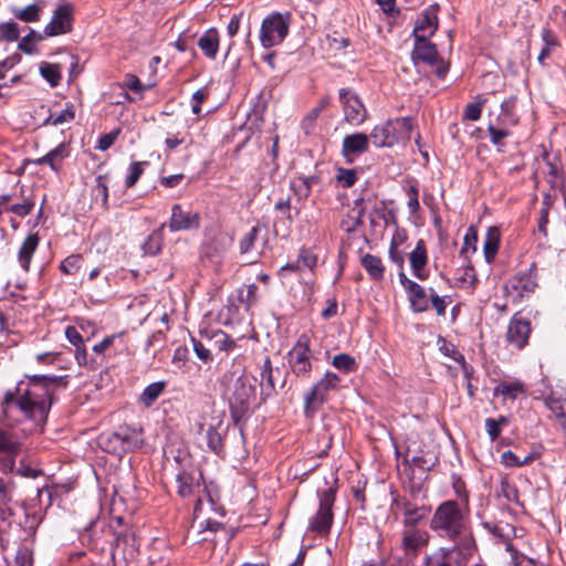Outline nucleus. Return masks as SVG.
Wrapping results in <instances>:
<instances>
[{
	"instance_id": "obj_1",
	"label": "nucleus",
	"mask_w": 566,
	"mask_h": 566,
	"mask_svg": "<svg viewBox=\"0 0 566 566\" xmlns=\"http://www.w3.org/2000/svg\"><path fill=\"white\" fill-rule=\"evenodd\" d=\"M28 388L15 397L8 391L2 402V413L8 421H21L20 416L30 420L32 426L27 430L32 432L40 429L46 421L52 395L57 388L67 386V376L27 375Z\"/></svg>"
},
{
	"instance_id": "obj_2",
	"label": "nucleus",
	"mask_w": 566,
	"mask_h": 566,
	"mask_svg": "<svg viewBox=\"0 0 566 566\" xmlns=\"http://www.w3.org/2000/svg\"><path fill=\"white\" fill-rule=\"evenodd\" d=\"M429 526L440 538L458 544L464 558H471L476 552L473 536L469 496L462 501L447 500L434 510Z\"/></svg>"
},
{
	"instance_id": "obj_3",
	"label": "nucleus",
	"mask_w": 566,
	"mask_h": 566,
	"mask_svg": "<svg viewBox=\"0 0 566 566\" xmlns=\"http://www.w3.org/2000/svg\"><path fill=\"white\" fill-rule=\"evenodd\" d=\"M255 399V386L250 377L247 375L239 376L228 395L230 413L234 423H239L247 417Z\"/></svg>"
},
{
	"instance_id": "obj_4",
	"label": "nucleus",
	"mask_w": 566,
	"mask_h": 566,
	"mask_svg": "<svg viewBox=\"0 0 566 566\" xmlns=\"http://www.w3.org/2000/svg\"><path fill=\"white\" fill-rule=\"evenodd\" d=\"M536 287V264L532 263L526 271L518 272L509 279L503 286V292L506 300L512 304H521L523 301L531 297Z\"/></svg>"
},
{
	"instance_id": "obj_5",
	"label": "nucleus",
	"mask_w": 566,
	"mask_h": 566,
	"mask_svg": "<svg viewBox=\"0 0 566 566\" xmlns=\"http://www.w3.org/2000/svg\"><path fill=\"white\" fill-rule=\"evenodd\" d=\"M335 496L336 490L332 486L317 490L318 510L310 520L308 531L321 536H326L329 534L334 521L333 506Z\"/></svg>"
},
{
	"instance_id": "obj_6",
	"label": "nucleus",
	"mask_w": 566,
	"mask_h": 566,
	"mask_svg": "<svg viewBox=\"0 0 566 566\" xmlns=\"http://www.w3.org/2000/svg\"><path fill=\"white\" fill-rule=\"evenodd\" d=\"M411 59L416 65L423 63L433 67L439 78H443L449 71V65L443 62L430 38H415Z\"/></svg>"
},
{
	"instance_id": "obj_7",
	"label": "nucleus",
	"mask_w": 566,
	"mask_h": 566,
	"mask_svg": "<svg viewBox=\"0 0 566 566\" xmlns=\"http://www.w3.org/2000/svg\"><path fill=\"white\" fill-rule=\"evenodd\" d=\"M312 356L310 338L307 335L302 334L287 353V363L291 371L298 378L308 379L312 374Z\"/></svg>"
},
{
	"instance_id": "obj_8",
	"label": "nucleus",
	"mask_w": 566,
	"mask_h": 566,
	"mask_svg": "<svg viewBox=\"0 0 566 566\" xmlns=\"http://www.w3.org/2000/svg\"><path fill=\"white\" fill-rule=\"evenodd\" d=\"M339 381L336 374L327 371L314 384L304 397L305 413L312 416L325 402L328 391L334 390Z\"/></svg>"
},
{
	"instance_id": "obj_9",
	"label": "nucleus",
	"mask_w": 566,
	"mask_h": 566,
	"mask_svg": "<svg viewBox=\"0 0 566 566\" xmlns=\"http://www.w3.org/2000/svg\"><path fill=\"white\" fill-rule=\"evenodd\" d=\"M339 101L343 106L344 119L348 124L359 126L366 120L367 109L356 93L349 88H340Z\"/></svg>"
},
{
	"instance_id": "obj_10",
	"label": "nucleus",
	"mask_w": 566,
	"mask_h": 566,
	"mask_svg": "<svg viewBox=\"0 0 566 566\" xmlns=\"http://www.w3.org/2000/svg\"><path fill=\"white\" fill-rule=\"evenodd\" d=\"M201 218L199 212L184 210L178 203L171 207V217L168 223L171 232L197 230L200 228Z\"/></svg>"
},
{
	"instance_id": "obj_11",
	"label": "nucleus",
	"mask_w": 566,
	"mask_h": 566,
	"mask_svg": "<svg viewBox=\"0 0 566 566\" xmlns=\"http://www.w3.org/2000/svg\"><path fill=\"white\" fill-rule=\"evenodd\" d=\"M73 25V6L60 4L53 12L50 23L45 27V35H61L70 33Z\"/></svg>"
},
{
	"instance_id": "obj_12",
	"label": "nucleus",
	"mask_w": 566,
	"mask_h": 566,
	"mask_svg": "<svg viewBox=\"0 0 566 566\" xmlns=\"http://www.w3.org/2000/svg\"><path fill=\"white\" fill-rule=\"evenodd\" d=\"M428 542L429 534L426 531L416 527L406 528L401 537V548L405 558H415L421 548L428 545Z\"/></svg>"
},
{
	"instance_id": "obj_13",
	"label": "nucleus",
	"mask_w": 566,
	"mask_h": 566,
	"mask_svg": "<svg viewBox=\"0 0 566 566\" xmlns=\"http://www.w3.org/2000/svg\"><path fill=\"white\" fill-rule=\"evenodd\" d=\"M469 558L463 557V553L453 544L450 548L441 547L433 554L426 557V566H461Z\"/></svg>"
},
{
	"instance_id": "obj_14",
	"label": "nucleus",
	"mask_w": 566,
	"mask_h": 566,
	"mask_svg": "<svg viewBox=\"0 0 566 566\" xmlns=\"http://www.w3.org/2000/svg\"><path fill=\"white\" fill-rule=\"evenodd\" d=\"M531 334V324L530 321L518 317L515 314L509 324L506 338L507 342L513 345L517 349H522L528 343V337Z\"/></svg>"
},
{
	"instance_id": "obj_15",
	"label": "nucleus",
	"mask_w": 566,
	"mask_h": 566,
	"mask_svg": "<svg viewBox=\"0 0 566 566\" xmlns=\"http://www.w3.org/2000/svg\"><path fill=\"white\" fill-rule=\"evenodd\" d=\"M124 454L140 449L144 444V431L140 427L119 426L116 430Z\"/></svg>"
},
{
	"instance_id": "obj_16",
	"label": "nucleus",
	"mask_w": 566,
	"mask_h": 566,
	"mask_svg": "<svg viewBox=\"0 0 566 566\" xmlns=\"http://www.w3.org/2000/svg\"><path fill=\"white\" fill-rule=\"evenodd\" d=\"M438 4H431L426 8L418 17L415 27H413V35H418V33H422V35H434L438 30Z\"/></svg>"
},
{
	"instance_id": "obj_17",
	"label": "nucleus",
	"mask_w": 566,
	"mask_h": 566,
	"mask_svg": "<svg viewBox=\"0 0 566 566\" xmlns=\"http://www.w3.org/2000/svg\"><path fill=\"white\" fill-rule=\"evenodd\" d=\"M291 22V14L289 12H273L268 15L261 25V35H286Z\"/></svg>"
},
{
	"instance_id": "obj_18",
	"label": "nucleus",
	"mask_w": 566,
	"mask_h": 566,
	"mask_svg": "<svg viewBox=\"0 0 566 566\" xmlns=\"http://www.w3.org/2000/svg\"><path fill=\"white\" fill-rule=\"evenodd\" d=\"M394 503L403 514L402 523L406 528L415 527L429 513L426 506H418L406 499L395 500Z\"/></svg>"
},
{
	"instance_id": "obj_19",
	"label": "nucleus",
	"mask_w": 566,
	"mask_h": 566,
	"mask_svg": "<svg viewBox=\"0 0 566 566\" xmlns=\"http://www.w3.org/2000/svg\"><path fill=\"white\" fill-rule=\"evenodd\" d=\"M370 136L364 133H355L346 135L343 138L342 154L350 161L349 157L353 155H360L368 150Z\"/></svg>"
},
{
	"instance_id": "obj_20",
	"label": "nucleus",
	"mask_w": 566,
	"mask_h": 566,
	"mask_svg": "<svg viewBox=\"0 0 566 566\" xmlns=\"http://www.w3.org/2000/svg\"><path fill=\"white\" fill-rule=\"evenodd\" d=\"M70 145L66 143L59 144L44 156L33 160L35 165H48L53 171L57 172L62 168L64 159L70 156Z\"/></svg>"
},
{
	"instance_id": "obj_21",
	"label": "nucleus",
	"mask_w": 566,
	"mask_h": 566,
	"mask_svg": "<svg viewBox=\"0 0 566 566\" xmlns=\"http://www.w3.org/2000/svg\"><path fill=\"white\" fill-rule=\"evenodd\" d=\"M409 260L413 275L419 280H426L428 277V271L426 270L428 255L423 240H419L417 242L415 249L410 253Z\"/></svg>"
},
{
	"instance_id": "obj_22",
	"label": "nucleus",
	"mask_w": 566,
	"mask_h": 566,
	"mask_svg": "<svg viewBox=\"0 0 566 566\" xmlns=\"http://www.w3.org/2000/svg\"><path fill=\"white\" fill-rule=\"evenodd\" d=\"M260 377V396L261 400L265 401L268 398L272 397L275 394L273 366L271 358L269 356H266L263 361Z\"/></svg>"
},
{
	"instance_id": "obj_23",
	"label": "nucleus",
	"mask_w": 566,
	"mask_h": 566,
	"mask_svg": "<svg viewBox=\"0 0 566 566\" xmlns=\"http://www.w3.org/2000/svg\"><path fill=\"white\" fill-rule=\"evenodd\" d=\"M201 337L206 339L211 348L218 349L219 352L228 353L235 347V342L221 329L206 331L201 334Z\"/></svg>"
},
{
	"instance_id": "obj_24",
	"label": "nucleus",
	"mask_w": 566,
	"mask_h": 566,
	"mask_svg": "<svg viewBox=\"0 0 566 566\" xmlns=\"http://www.w3.org/2000/svg\"><path fill=\"white\" fill-rule=\"evenodd\" d=\"M386 123L389 125L390 135L396 139V145L410 139L413 129V122L410 117H398Z\"/></svg>"
},
{
	"instance_id": "obj_25",
	"label": "nucleus",
	"mask_w": 566,
	"mask_h": 566,
	"mask_svg": "<svg viewBox=\"0 0 566 566\" xmlns=\"http://www.w3.org/2000/svg\"><path fill=\"white\" fill-rule=\"evenodd\" d=\"M410 307L415 313H422L429 310V300L426 290L415 282L409 284V289L406 291Z\"/></svg>"
},
{
	"instance_id": "obj_26",
	"label": "nucleus",
	"mask_w": 566,
	"mask_h": 566,
	"mask_svg": "<svg viewBox=\"0 0 566 566\" xmlns=\"http://www.w3.org/2000/svg\"><path fill=\"white\" fill-rule=\"evenodd\" d=\"M40 237L38 233H30L23 241L18 252V261L24 271H29L30 262L38 249Z\"/></svg>"
},
{
	"instance_id": "obj_27",
	"label": "nucleus",
	"mask_w": 566,
	"mask_h": 566,
	"mask_svg": "<svg viewBox=\"0 0 566 566\" xmlns=\"http://www.w3.org/2000/svg\"><path fill=\"white\" fill-rule=\"evenodd\" d=\"M515 108H516V97L511 96L507 99H504L501 104V112L497 115L494 123L502 125V126H506L509 128L517 125L518 116L515 113Z\"/></svg>"
},
{
	"instance_id": "obj_28",
	"label": "nucleus",
	"mask_w": 566,
	"mask_h": 566,
	"mask_svg": "<svg viewBox=\"0 0 566 566\" xmlns=\"http://www.w3.org/2000/svg\"><path fill=\"white\" fill-rule=\"evenodd\" d=\"M14 489L15 485L11 478L0 476V514L3 521L7 520V515L12 514V510L9 507V504L12 501Z\"/></svg>"
},
{
	"instance_id": "obj_29",
	"label": "nucleus",
	"mask_w": 566,
	"mask_h": 566,
	"mask_svg": "<svg viewBox=\"0 0 566 566\" xmlns=\"http://www.w3.org/2000/svg\"><path fill=\"white\" fill-rule=\"evenodd\" d=\"M369 136L371 144L377 148H390L396 145V139L390 135L389 125L386 122L376 125Z\"/></svg>"
},
{
	"instance_id": "obj_30",
	"label": "nucleus",
	"mask_w": 566,
	"mask_h": 566,
	"mask_svg": "<svg viewBox=\"0 0 566 566\" xmlns=\"http://www.w3.org/2000/svg\"><path fill=\"white\" fill-rule=\"evenodd\" d=\"M501 234L496 227H490L486 231L483 253L488 263L492 262L499 251Z\"/></svg>"
},
{
	"instance_id": "obj_31",
	"label": "nucleus",
	"mask_w": 566,
	"mask_h": 566,
	"mask_svg": "<svg viewBox=\"0 0 566 566\" xmlns=\"http://www.w3.org/2000/svg\"><path fill=\"white\" fill-rule=\"evenodd\" d=\"M361 265L373 280L379 281L384 277L385 266L379 256L369 253L365 254L361 258Z\"/></svg>"
},
{
	"instance_id": "obj_32",
	"label": "nucleus",
	"mask_w": 566,
	"mask_h": 566,
	"mask_svg": "<svg viewBox=\"0 0 566 566\" xmlns=\"http://www.w3.org/2000/svg\"><path fill=\"white\" fill-rule=\"evenodd\" d=\"M525 392V387L521 381H501L494 388V396H503L505 399L515 400Z\"/></svg>"
},
{
	"instance_id": "obj_33",
	"label": "nucleus",
	"mask_w": 566,
	"mask_h": 566,
	"mask_svg": "<svg viewBox=\"0 0 566 566\" xmlns=\"http://www.w3.org/2000/svg\"><path fill=\"white\" fill-rule=\"evenodd\" d=\"M98 446L108 453L115 454L117 457L124 455V449L120 446L118 434L116 431L113 432H104L98 437Z\"/></svg>"
},
{
	"instance_id": "obj_34",
	"label": "nucleus",
	"mask_w": 566,
	"mask_h": 566,
	"mask_svg": "<svg viewBox=\"0 0 566 566\" xmlns=\"http://www.w3.org/2000/svg\"><path fill=\"white\" fill-rule=\"evenodd\" d=\"M221 426L222 421L219 420L217 423H210L206 430L207 444L217 454H220L223 449L222 433L220 432Z\"/></svg>"
},
{
	"instance_id": "obj_35",
	"label": "nucleus",
	"mask_w": 566,
	"mask_h": 566,
	"mask_svg": "<svg viewBox=\"0 0 566 566\" xmlns=\"http://www.w3.org/2000/svg\"><path fill=\"white\" fill-rule=\"evenodd\" d=\"M22 442L13 430L0 428V451H21Z\"/></svg>"
},
{
	"instance_id": "obj_36",
	"label": "nucleus",
	"mask_w": 566,
	"mask_h": 566,
	"mask_svg": "<svg viewBox=\"0 0 566 566\" xmlns=\"http://www.w3.org/2000/svg\"><path fill=\"white\" fill-rule=\"evenodd\" d=\"M165 388L166 382L163 380L148 385L139 396V402L147 408L150 407L164 392Z\"/></svg>"
},
{
	"instance_id": "obj_37",
	"label": "nucleus",
	"mask_w": 566,
	"mask_h": 566,
	"mask_svg": "<svg viewBox=\"0 0 566 566\" xmlns=\"http://www.w3.org/2000/svg\"><path fill=\"white\" fill-rule=\"evenodd\" d=\"M42 7L40 3H32L25 8H13V15L23 22H34L40 19Z\"/></svg>"
},
{
	"instance_id": "obj_38",
	"label": "nucleus",
	"mask_w": 566,
	"mask_h": 566,
	"mask_svg": "<svg viewBox=\"0 0 566 566\" xmlns=\"http://www.w3.org/2000/svg\"><path fill=\"white\" fill-rule=\"evenodd\" d=\"M545 406L559 420L560 424L566 428V412L564 410V400L556 397L554 392L545 398Z\"/></svg>"
},
{
	"instance_id": "obj_39",
	"label": "nucleus",
	"mask_w": 566,
	"mask_h": 566,
	"mask_svg": "<svg viewBox=\"0 0 566 566\" xmlns=\"http://www.w3.org/2000/svg\"><path fill=\"white\" fill-rule=\"evenodd\" d=\"M178 494L182 497L189 496L199 484L195 478L186 471L180 472L176 479Z\"/></svg>"
},
{
	"instance_id": "obj_40",
	"label": "nucleus",
	"mask_w": 566,
	"mask_h": 566,
	"mask_svg": "<svg viewBox=\"0 0 566 566\" xmlns=\"http://www.w3.org/2000/svg\"><path fill=\"white\" fill-rule=\"evenodd\" d=\"M482 526L495 538H499L502 542H507L514 534V527L507 523L493 524L490 522H483Z\"/></svg>"
},
{
	"instance_id": "obj_41",
	"label": "nucleus",
	"mask_w": 566,
	"mask_h": 566,
	"mask_svg": "<svg viewBox=\"0 0 566 566\" xmlns=\"http://www.w3.org/2000/svg\"><path fill=\"white\" fill-rule=\"evenodd\" d=\"M491 143L501 149L504 146V138L510 136V129L506 126L499 125L494 122L488 126Z\"/></svg>"
},
{
	"instance_id": "obj_42",
	"label": "nucleus",
	"mask_w": 566,
	"mask_h": 566,
	"mask_svg": "<svg viewBox=\"0 0 566 566\" xmlns=\"http://www.w3.org/2000/svg\"><path fill=\"white\" fill-rule=\"evenodd\" d=\"M75 117L74 106L72 104L67 105L66 108L62 109L59 113H51L50 116L45 119L46 125L59 126L65 123H70Z\"/></svg>"
},
{
	"instance_id": "obj_43",
	"label": "nucleus",
	"mask_w": 566,
	"mask_h": 566,
	"mask_svg": "<svg viewBox=\"0 0 566 566\" xmlns=\"http://www.w3.org/2000/svg\"><path fill=\"white\" fill-rule=\"evenodd\" d=\"M93 196L95 199L101 198L102 207L104 209H108V186L106 175L96 176L95 186L93 187Z\"/></svg>"
},
{
	"instance_id": "obj_44",
	"label": "nucleus",
	"mask_w": 566,
	"mask_h": 566,
	"mask_svg": "<svg viewBox=\"0 0 566 566\" xmlns=\"http://www.w3.org/2000/svg\"><path fill=\"white\" fill-rule=\"evenodd\" d=\"M478 243V231L475 227L470 226L463 238V245L460 250V254L468 260L469 253H474L476 251Z\"/></svg>"
},
{
	"instance_id": "obj_45",
	"label": "nucleus",
	"mask_w": 566,
	"mask_h": 566,
	"mask_svg": "<svg viewBox=\"0 0 566 566\" xmlns=\"http://www.w3.org/2000/svg\"><path fill=\"white\" fill-rule=\"evenodd\" d=\"M547 182L553 189H558L564 186L565 177L562 169L554 163L547 161Z\"/></svg>"
},
{
	"instance_id": "obj_46",
	"label": "nucleus",
	"mask_w": 566,
	"mask_h": 566,
	"mask_svg": "<svg viewBox=\"0 0 566 566\" xmlns=\"http://www.w3.org/2000/svg\"><path fill=\"white\" fill-rule=\"evenodd\" d=\"M40 73L44 80H46L52 87L59 85L61 80V72L56 64L44 62L40 66Z\"/></svg>"
},
{
	"instance_id": "obj_47",
	"label": "nucleus",
	"mask_w": 566,
	"mask_h": 566,
	"mask_svg": "<svg viewBox=\"0 0 566 566\" xmlns=\"http://www.w3.org/2000/svg\"><path fill=\"white\" fill-rule=\"evenodd\" d=\"M332 365L343 373H352L357 369V363L355 358L348 354L335 355Z\"/></svg>"
},
{
	"instance_id": "obj_48",
	"label": "nucleus",
	"mask_w": 566,
	"mask_h": 566,
	"mask_svg": "<svg viewBox=\"0 0 566 566\" xmlns=\"http://www.w3.org/2000/svg\"><path fill=\"white\" fill-rule=\"evenodd\" d=\"M313 177H300L298 179L291 182V189L298 197V199H306L312 189Z\"/></svg>"
},
{
	"instance_id": "obj_49",
	"label": "nucleus",
	"mask_w": 566,
	"mask_h": 566,
	"mask_svg": "<svg viewBox=\"0 0 566 566\" xmlns=\"http://www.w3.org/2000/svg\"><path fill=\"white\" fill-rule=\"evenodd\" d=\"M163 245V235L159 231H154L142 245L146 254L156 255L160 252Z\"/></svg>"
},
{
	"instance_id": "obj_50",
	"label": "nucleus",
	"mask_w": 566,
	"mask_h": 566,
	"mask_svg": "<svg viewBox=\"0 0 566 566\" xmlns=\"http://www.w3.org/2000/svg\"><path fill=\"white\" fill-rule=\"evenodd\" d=\"M21 451H0V471L11 473L15 468L17 457Z\"/></svg>"
},
{
	"instance_id": "obj_51",
	"label": "nucleus",
	"mask_w": 566,
	"mask_h": 566,
	"mask_svg": "<svg viewBox=\"0 0 566 566\" xmlns=\"http://www.w3.org/2000/svg\"><path fill=\"white\" fill-rule=\"evenodd\" d=\"M256 284L252 283L245 286L244 289L239 290L238 298L240 303L244 304L247 308H250L253 304L256 303Z\"/></svg>"
},
{
	"instance_id": "obj_52",
	"label": "nucleus",
	"mask_w": 566,
	"mask_h": 566,
	"mask_svg": "<svg viewBox=\"0 0 566 566\" xmlns=\"http://www.w3.org/2000/svg\"><path fill=\"white\" fill-rule=\"evenodd\" d=\"M129 541L132 542V544H134V542H135L134 535L132 533H128L127 530L116 532L115 533V544H114V548H113V557L115 556L116 552L119 548H122V552L125 557L126 553H127V544Z\"/></svg>"
},
{
	"instance_id": "obj_53",
	"label": "nucleus",
	"mask_w": 566,
	"mask_h": 566,
	"mask_svg": "<svg viewBox=\"0 0 566 566\" xmlns=\"http://www.w3.org/2000/svg\"><path fill=\"white\" fill-rule=\"evenodd\" d=\"M261 229L255 226L252 227L251 230L244 234V237L240 240V252L248 253L253 250L254 243L259 237Z\"/></svg>"
},
{
	"instance_id": "obj_54",
	"label": "nucleus",
	"mask_w": 566,
	"mask_h": 566,
	"mask_svg": "<svg viewBox=\"0 0 566 566\" xmlns=\"http://www.w3.org/2000/svg\"><path fill=\"white\" fill-rule=\"evenodd\" d=\"M193 350L197 357L203 363H208L212 359L211 357V346L208 345L206 339L201 337V339L192 338Z\"/></svg>"
},
{
	"instance_id": "obj_55",
	"label": "nucleus",
	"mask_w": 566,
	"mask_h": 566,
	"mask_svg": "<svg viewBox=\"0 0 566 566\" xmlns=\"http://www.w3.org/2000/svg\"><path fill=\"white\" fill-rule=\"evenodd\" d=\"M144 165H146V163H142V161H134L129 165L128 174L125 179V185L127 188H132L133 186L136 185V182L138 181V179L140 178V176L144 172V168H143Z\"/></svg>"
},
{
	"instance_id": "obj_56",
	"label": "nucleus",
	"mask_w": 566,
	"mask_h": 566,
	"mask_svg": "<svg viewBox=\"0 0 566 566\" xmlns=\"http://www.w3.org/2000/svg\"><path fill=\"white\" fill-rule=\"evenodd\" d=\"M81 262H82L81 254L69 255L61 262L60 270L65 274H74L80 269Z\"/></svg>"
},
{
	"instance_id": "obj_57",
	"label": "nucleus",
	"mask_w": 566,
	"mask_h": 566,
	"mask_svg": "<svg viewBox=\"0 0 566 566\" xmlns=\"http://www.w3.org/2000/svg\"><path fill=\"white\" fill-rule=\"evenodd\" d=\"M34 201L31 198H25L22 203H15L7 207V211L14 213L18 217H25L30 214L34 208Z\"/></svg>"
},
{
	"instance_id": "obj_58",
	"label": "nucleus",
	"mask_w": 566,
	"mask_h": 566,
	"mask_svg": "<svg viewBox=\"0 0 566 566\" xmlns=\"http://www.w3.org/2000/svg\"><path fill=\"white\" fill-rule=\"evenodd\" d=\"M123 84L126 88L138 94L140 97L144 95L145 91L148 88V86L143 84L136 75L130 74V73L125 75Z\"/></svg>"
},
{
	"instance_id": "obj_59",
	"label": "nucleus",
	"mask_w": 566,
	"mask_h": 566,
	"mask_svg": "<svg viewBox=\"0 0 566 566\" xmlns=\"http://www.w3.org/2000/svg\"><path fill=\"white\" fill-rule=\"evenodd\" d=\"M219 38H199L198 46L209 57H214L219 48Z\"/></svg>"
},
{
	"instance_id": "obj_60",
	"label": "nucleus",
	"mask_w": 566,
	"mask_h": 566,
	"mask_svg": "<svg viewBox=\"0 0 566 566\" xmlns=\"http://www.w3.org/2000/svg\"><path fill=\"white\" fill-rule=\"evenodd\" d=\"M440 346H439V350L444 355V356H448L450 358H452L454 361H463V355L457 349V347L450 343V342H447L446 339L441 338L440 339Z\"/></svg>"
},
{
	"instance_id": "obj_61",
	"label": "nucleus",
	"mask_w": 566,
	"mask_h": 566,
	"mask_svg": "<svg viewBox=\"0 0 566 566\" xmlns=\"http://www.w3.org/2000/svg\"><path fill=\"white\" fill-rule=\"evenodd\" d=\"M357 179V174L354 169L339 168L337 171V180L344 188L352 187Z\"/></svg>"
},
{
	"instance_id": "obj_62",
	"label": "nucleus",
	"mask_w": 566,
	"mask_h": 566,
	"mask_svg": "<svg viewBox=\"0 0 566 566\" xmlns=\"http://www.w3.org/2000/svg\"><path fill=\"white\" fill-rule=\"evenodd\" d=\"M119 132L120 130L117 128L107 134L102 135L97 140L96 149H98L101 151H105L108 148H111L113 146V144L115 143V140L117 139Z\"/></svg>"
},
{
	"instance_id": "obj_63",
	"label": "nucleus",
	"mask_w": 566,
	"mask_h": 566,
	"mask_svg": "<svg viewBox=\"0 0 566 566\" xmlns=\"http://www.w3.org/2000/svg\"><path fill=\"white\" fill-rule=\"evenodd\" d=\"M43 38H21L18 48L25 54L33 55L39 52L38 40Z\"/></svg>"
},
{
	"instance_id": "obj_64",
	"label": "nucleus",
	"mask_w": 566,
	"mask_h": 566,
	"mask_svg": "<svg viewBox=\"0 0 566 566\" xmlns=\"http://www.w3.org/2000/svg\"><path fill=\"white\" fill-rule=\"evenodd\" d=\"M407 196H408V202H407L408 209L410 210L411 213L418 212V210L420 208V203H419V199H418V196H419L418 187L416 185H410L407 189Z\"/></svg>"
}]
</instances>
